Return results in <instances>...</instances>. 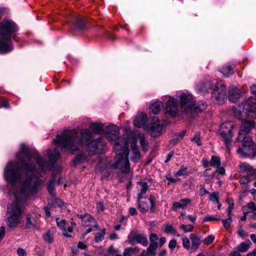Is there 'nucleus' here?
<instances>
[{
  "label": "nucleus",
  "mask_w": 256,
  "mask_h": 256,
  "mask_svg": "<svg viewBox=\"0 0 256 256\" xmlns=\"http://www.w3.org/2000/svg\"><path fill=\"white\" fill-rule=\"evenodd\" d=\"M17 253L19 256H26V255L25 250L21 248H18L17 250Z\"/></svg>",
  "instance_id": "nucleus-59"
},
{
  "label": "nucleus",
  "mask_w": 256,
  "mask_h": 256,
  "mask_svg": "<svg viewBox=\"0 0 256 256\" xmlns=\"http://www.w3.org/2000/svg\"><path fill=\"white\" fill-rule=\"evenodd\" d=\"M106 233V230L104 228L100 232L97 233L94 237V241L96 242H99L104 239V236Z\"/></svg>",
  "instance_id": "nucleus-35"
},
{
  "label": "nucleus",
  "mask_w": 256,
  "mask_h": 256,
  "mask_svg": "<svg viewBox=\"0 0 256 256\" xmlns=\"http://www.w3.org/2000/svg\"><path fill=\"white\" fill-rule=\"evenodd\" d=\"M147 255L148 256H154L156 254V250L153 248H150V246L146 250Z\"/></svg>",
  "instance_id": "nucleus-53"
},
{
  "label": "nucleus",
  "mask_w": 256,
  "mask_h": 256,
  "mask_svg": "<svg viewBox=\"0 0 256 256\" xmlns=\"http://www.w3.org/2000/svg\"><path fill=\"white\" fill-rule=\"evenodd\" d=\"M5 234V229L4 226H2L0 227V241L2 240Z\"/></svg>",
  "instance_id": "nucleus-63"
},
{
  "label": "nucleus",
  "mask_w": 256,
  "mask_h": 256,
  "mask_svg": "<svg viewBox=\"0 0 256 256\" xmlns=\"http://www.w3.org/2000/svg\"><path fill=\"white\" fill-rule=\"evenodd\" d=\"M106 132L107 134H111L114 139H116L114 141V144L120 137L117 138V136L119 134L118 128L115 125H109L106 128Z\"/></svg>",
  "instance_id": "nucleus-23"
},
{
  "label": "nucleus",
  "mask_w": 256,
  "mask_h": 256,
  "mask_svg": "<svg viewBox=\"0 0 256 256\" xmlns=\"http://www.w3.org/2000/svg\"><path fill=\"white\" fill-rule=\"evenodd\" d=\"M214 240V236L212 234L209 235L204 238V239L202 240V242L204 244L208 245L212 242Z\"/></svg>",
  "instance_id": "nucleus-47"
},
{
  "label": "nucleus",
  "mask_w": 256,
  "mask_h": 256,
  "mask_svg": "<svg viewBox=\"0 0 256 256\" xmlns=\"http://www.w3.org/2000/svg\"><path fill=\"white\" fill-rule=\"evenodd\" d=\"M203 176L205 177V181L207 184H209L212 179L215 176V172H213L210 174H208V170H206L203 172Z\"/></svg>",
  "instance_id": "nucleus-40"
},
{
  "label": "nucleus",
  "mask_w": 256,
  "mask_h": 256,
  "mask_svg": "<svg viewBox=\"0 0 256 256\" xmlns=\"http://www.w3.org/2000/svg\"><path fill=\"white\" fill-rule=\"evenodd\" d=\"M191 140L196 143L198 146H200L202 144L200 139V134L198 133L196 134L191 138Z\"/></svg>",
  "instance_id": "nucleus-46"
},
{
  "label": "nucleus",
  "mask_w": 256,
  "mask_h": 256,
  "mask_svg": "<svg viewBox=\"0 0 256 256\" xmlns=\"http://www.w3.org/2000/svg\"><path fill=\"white\" fill-rule=\"evenodd\" d=\"M138 140L144 152L148 151L149 148L148 142L143 134L139 133L133 138V144H136Z\"/></svg>",
  "instance_id": "nucleus-17"
},
{
  "label": "nucleus",
  "mask_w": 256,
  "mask_h": 256,
  "mask_svg": "<svg viewBox=\"0 0 256 256\" xmlns=\"http://www.w3.org/2000/svg\"><path fill=\"white\" fill-rule=\"evenodd\" d=\"M16 157L21 164L19 167L16 162H10L5 168L4 176L12 184L10 192L14 196V202L8 205V227L16 226L22 218V206L24 200L32 196L40 190L44 182L40 178L41 172L47 170L48 163L38 152L32 154L26 146L20 145V152Z\"/></svg>",
  "instance_id": "nucleus-1"
},
{
  "label": "nucleus",
  "mask_w": 256,
  "mask_h": 256,
  "mask_svg": "<svg viewBox=\"0 0 256 256\" xmlns=\"http://www.w3.org/2000/svg\"><path fill=\"white\" fill-rule=\"evenodd\" d=\"M251 242L249 240H247L241 242L237 246V250L240 252H246L250 247Z\"/></svg>",
  "instance_id": "nucleus-29"
},
{
  "label": "nucleus",
  "mask_w": 256,
  "mask_h": 256,
  "mask_svg": "<svg viewBox=\"0 0 256 256\" xmlns=\"http://www.w3.org/2000/svg\"><path fill=\"white\" fill-rule=\"evenodd\" d=\"M190 238L192 240L191 252H196L201 244L200 238L194 234L190 235Z\"/></svg>",
  "instance_id": "nucleus-21"
},
{
  "label": "nucleus",
  "mask_w": 256,
  "mask_h": 256,
  "mask_svg": "<svg viewBox=\"0 0 256 256\" xmlns=\"http://www.w3.org/2000/svg\"><path fill=\"white\" fill-rule=\"evenodd\" d=\"M15 28V24L10 20H4L0 26V53L5 54L12 50L10 37Z\"/></svg>",
  "instance_id": "nucleus-4"
},
{
  "label": "nucleus",
  "mask_w": 256,
  "mask_h": 256,
  "mask_svg": "<svg viewBox=\"0 0 256 256\" xmlns=\"http://www.w3.org/2000/svg\"><path fill=\"white\" fill-rule=\"evenodd\" d=\"M147 120V116L144 113L138 114L134 120V124L138 128H141L145 125Z\"/></svg>",
  "instance_id": "nucleus-22"
},
{
  "label": "nucleus",
  "mask_w": 256,
  "mask_h": 256,
  "mask_svg": "<svg viewBox=\"0 0 256 256\" xmlns=\"http://www.w3.org/2000/svg\"><path fill=\"white\" fill-rule=\"evenodd\" d=\"M222 221L224 226L226 228H228L230 226L232 220V218H226V220H222Z\"/></svg>",
  "instance_id": "nucleus-50"
},
{
  "label": "nucleus",
  "mask_w": 256,
  "mask_h": 256,
  "mask_svg": "<svg viewBox=\"0 0 256 256\" xmlns=\"http://www.w3.org/2000/svg\"><path fill=\"white\" fill-rule=\"evenodd\" d=\"M179 202L182 206V208L184 209L186 207L188 204H190L192 200L190 199L186 198L180 200Z\"/></svg>",
  "instance_id": "nucleus-48"
},
{
  "label": "nucleus",
  "mask_w": 256,
  "mask_h": 256,
  "mask_svg": "<svg viewBox=\"0 0 256 256\" xmlns=\"http://www.w3.org/2000/svg\"><path fill=\"white\" fill-rule=\"evenodd\" d=\"M232 112L235 116L243 120V114L247 116L256 118V100L254 102H246L238 108H233Z\"/></svg>",
  "instance_id": "nucleus-5"
},
{
  "label": "nucleus",
  "mask_w": 256,
  "mask_h": 256,
  "mask_svg": "<svg viewBox=\"0 0 256 256\" xmlns=\"http://www.w3.org/2000/svg\"><path fill=\"white\" fill-rule=\"evenodd\" d=\"M148 187L149 186L146 182L140 181L137 182L136 190L138 192V199H142V196L146 193Z\"/></svg>",
  "instance_id": "nucleus-19"
},
{
  "label": "nucleus",
  "mask_w": 256,
  "mask_h": 256,
  "mask_svg": "<svg viewBox=\"0 0 256 256\" xmlns=\"http://www.w3.org/2000/svg\"><path fill=\"white\" fill-rule=\"evenodd\" d=\"M220 218H216L214 216H206L203 218V221L204 222H210L212 220H219Z\"/></svg>",
  "instance_id": "nucleus-55"
},
{
  "label": "nucleus",
  "mask_w": 256,
  "mask_h": 256,
  "mask_svg": "<svg viewBox=\"0 0 256 256\" xmlns=\"http://www.w3.org/2000/svg\"><path fill=\"white\" fill-rule=\"evenodd\" d=\"M254 126V123L252 121L246 120L244 122L238 132V140L240 141L242 136H246L249 133L252 128Z\"/></svg>",
  "instance_id": "nucleus-15"
},
{
  "label": "nucleus",
  "mask_w": 256,
  "mask_h": 256,
  "mask_svg": "<svg viewBox=\"0 0 256 256\" xmlns=\"http://www.w3.org/2000/svg\"><path fill=\"white\" fill-rule=\"evenodd\" d=\"M240 168L242 171L246 172L248 175L252 176L254 174V169L247 163H242L240 164Z\"/></svg>",
  "instance_id": "nucleus-27"
},
{
  "label": "nucleus",
  "mask_w": 256,
  "mask_h": 256,
  "mask_svg": "<svg viewBox=\"0 0 256 256\" xmlns=\"http://www.w3.org/2000/svg\"><path fill=\"white\" fill-rule=\"evenodd\" d=\"M182 244L183 247L186 250L191 252V246H190V241L186 236L182 238Z\"/></svg>",
  "instance_id": "nucleus-39"
},
{
  "label": "nucleus",
  "mask_w": 256,
  "mask_h": 256,
  "mask_svg": "<svg viewBox=\"0 0 256 256\" xmlns=\"http://www.w3.org/2000/svg\"><path fill=\"white\" fill-rule=\"evenodd\" d=\"M47 188H48V192L52 196H56V193L53 181L50 180V182L48 184Z\"/></svg>",
  "instance_id": "nucleus-42"
},
{
  "label": "nucleus",
  "mask_w": 256,
  "mask_h": 256,
  "mask_svg": "<svg viewBox=\"0 0 256 256\" xmlns=\"http://www.w3.org/2000/svg\"><path fill=\"white\" fill-rule=\"evenodd\" d=\"M212 92V100L217 104H222L226 96V86L222 83L215 82Z\"/></svg>",
  "instance_id": "nucleus-8"
},
{
  "label": "nucleus",
  "mask_w": 256,
  "mask_h": 256,
  "mask_svg": "<svg viewBox=\"0 0 256 256\" xmlns=\"http://www.w3.org/2000/svg\"><path fill=\"white\" fill-rule=\"evenodd\" d=\"M131 148L132 154L130 157L131 160L136 162L140 158V153L136 144H132Z\"/></svg>",
  "instance_id": "nucleus-24"
},
{
  "label": "nucleus",
  "mask_w": 256,
  "mask_h": 256,
  "mask_svg": "<svg viewBox=\"0 0 256 256\" xmlns=\"http://www.w3.org/2000/svg\"><path fill=\"white\" fill-rule=\"evenodd\" d=\"M182 208V206L180 205V202H174L172 204V210L173 211H176L178 208Z\"/></svg>",
  "instance_id": "nucleus-56"
},
{
  "label": "nucleus",
  "mask_w": 256,
  "mask_h": 256,
  "mask_svg": "<svg viewBox=\"0 0 256 256\" xmlns=\"http://www.w3.org/2000/svg\"><path fill=\"white\" fill-rule=\"evenodd\" d=\"M128 141L126 136H120L118 138L114 149L116 152L114 162L112 164L114 169L119 170L118 176L122 179V174H127L130 170L128 160Z\"/></svg>",
  "instance_id": "nucleus-3"
},
{
  "label": "nucleus",
  "mask_w": 256,
  "mask_h": 256,
  "mask_svg": "<svg viewBox=\"0 0 256 256\" xmlns=\"http://www.w3.org/2000/svg\"><path fill=\"white\" fill-rule=\"evenodd\" d=\"M207 104L203 101L193 102L190 106L191 110L188 112L198 113L204 111L206 109Z\"/></svg>",
  "instance_id": "nucleus-18"
},
{
  "label": "nucleus",
  "mask_w": 256,
  "mask_h": 256,
  "mask_svg": "<svg viewBox=\"0 0 256 256\" xmlns=\"http://www.w3.org/2000/svg\"><path fill=\"white\" fill-rule=\"evenodd\" d=\"M214 84V80L210 79L196 84V88L199 92L207 93L212 88Z\"/></svg>",
  "instance_id": "nucleus-16"
},
{
  "label": "nucleus",
  "mask_w": 256,
  "mask_h": 256,
  "mask_svg": "<svg viewBox=\"0 0 256 256\" xmlns=\"http://www.w3.org/2000/svg\"><path fill=\"white\" fill-rule=\"evenodd\" d=\"M163 106V102L161 101H156L150 104V108L152 112L154 114H158Z\"/></svg>",
  "instance_id": "nucleus-25"
},
{
  "label": "nucleus",
  "mask_w": 256,
  "mask_h": 256,
  "mask_svg": "<svg viewBox=\"0 0 256 256\" xmlns=\"http://www.w3.org/2000/svg\"><path fill=\"white\" fill-rule=\"evenodd\" d=\"M60 158V154L58 148L54 150V153L48 156V160L52 164H54Z\"/></svg>",
  "instance_id": "nucleus-30"
},
{
  "label": "nucleus",
  "mask_w": 256,
  "mask_h": 256,
  "mask_svg": "<svg viewBox=\"0 0 256 256\" xmlns=\"http://www.w3.org/2000/svg\"><path fill=\"white\" fill-rule=\"evenodd\" d=\"M164 126V122H160L158 117L154 116L148 126L151 135L156 137L161 132L162 128Z\"/></svg>",
  "instance_id": "nucleus-10"
},
{
  "label": "nucleus",
  "mask_w": 256,
  "mask_h": 256,
  "mask_svg": "<svg viewBox=\"0 0 256 256\" xmlns=\"http://www.w3.org/2000/svg\"><path fill=\"white\" fill-rule=\"evenodd\" d=\"M96 209L98 212H103L104 207L102 202H98L96 203Z\"/></svg>",
  "instance_id": "nucleus-51"
},
{
  "label": "nucleus",
  "mask_w": 256,
  "mask_h": 256,
  "mask_svg": "<svg viewBox=\"0 0 256 256\" xmlns=\"http://www.w3.org/2000/svg\"><path fill=\"white\" fill-rule=\"evenodd\" d=\"M84 158V156L82 154L77 156L74 160H73V163L74 165H76L80 163L82 160Z\"/></svg>",
  "instance_id": "nucleus-52"
},
{
  "label": "nucleus",
  "mask_w": 256,
  "mask_h": 256,
  "mask_svg": "<svg viewBox=\"0 0 256 256\" xmlns=\"http://www.w3.org/2000/svg\"><path fill=\"white\" fill-rule=\"evenodd\" d=\"M237 234L239 236L242 238H247L248 236V233L243 230L242 226V225H240L238 226V230L237 232Z\"/></svg>",
  "instance_id": "nucleus-43"
},
{
  "label": "nucleus",
  "mask_w": 256,
  "mask_h": 256,
  "mask_svg": "<svg viewBox=\"0 0 256 256\" xmlns=\"http://www.w3.org/2000/svg\"><path fill=\"white\" fill-rule=\"evenodd\" d=\"M26 226L28 228H31L34 226V224L30 216H28L27 218Z\"/></svg>",
  "instance_id": "nucleus-54"
},
{
  "label": "nucleus",
  "mask_w": 256,
  "mask_h": 256,
  "mask_svg": "<svg viewBox=\"0 0 256 256\" xmlns=\"http://www.w3.org/2000/svg\"><path fill=\"white\" fill-rule=\"evenodd\" d=\"M77 218L82 220V224L84 226H90L94 224V228L96 230L98 229V226L97 224H96L95 220L88 214L86 213L84 214H78Z\"/></svg>",
  "instance_id": "nucleus-13"
},
{
  "label": "nucleus",
  "mask_w": 256,
  "mask_h": 256,
  "mask_svg": "<svg viewBox=\"0 0 256 256\" xmlns=\"http://www.w3.org/2000/svg\"><path fill=\"white\" fill-rule=\"evenodd\" d=\"M164 232L166 233L170 234H171L174 235L176 232V229L172 226L170 224H165Z\"/></svg>",
  "instance_id": "nucleus-37"
},
{
  "label": "nucleus",
  "mask_w": 256,
  "mask_h": 256,
  "mask_svg": "<svg viewBox=\"0 0 256 256\" xmlns=\"http://www.w3.org/2000/svg\"><path fill=\"white\" fill-rule=\"evenodd\" d=\"M54 232L48 230L42 235L44 241L48 244H52L54 242Z\"/></svg>",
  "instance_id": "nucleus-31"
},
{
  "label": "nucleus",
  "mask_w": 256,
  "mask_h": 256,
  "mask_svg": "<svg viewBox=\"0 0 256 256\" xmlns=\"http://www.w3.org/2000/svg\"><path fill=\"white\" fill-rule=\"evenodd\" d=\"M129 242L131 244H134L136 242L139 243L144 246H146L148 244V238L142 234L134 233L131 234L128 236Z\"/></svg>",
  "instance_id": "nucleus-14"
},
{
  "label": "nucleus",
  "mask_w": 256,
  "mask_h": 256,
  "mask_svg": "<svg viewBox=\"0 0 256 256\" xmlns=\"http://www.w3.org/2000/svg\"><path fill=\"white\" fill-rule=\"evenodd\" d=\"M242 148H239L237 152L242 156H246L255 153L256 146L252 138L247 136H242L241 140Z\"/></svg>",
  "instance_id": "nucleus-7"
},
{
  "label": "nucleus",
  "mask_w": 256,
  "mask_h": 256,
  "mask_svg": "<svg viewBox=\"0 0 256 256\" xmlns=\"http://www.w3.org/2000/svg\"><path fill=\"white\" fill-rule=\"evenodd\" d=\"M76 27L78 30H82L84 28V22L82 18H78L75 22Z\"/></svg>",
  "instance_id": "nucleus-41"
},
{
  "label": "nucleus",
  "mask_w": 256,
  "mask_h": 256,
  "mask_svg": "<svg viewBox=\"0 0 256 256\" xmlns=\"http://www.w3.org/2000/svg\"><path fill=\"white\" fill-rule=\"evenodd\" d=\"M148 200L150 204V210L151 212H154L156 210V198L154 196L150 194V196Z\"/></svg>",
  "instance_id": "nucleus-38"
},
{
  "label": "nucleus",
  "mask_w": 256,
  "mask_h": 256,
  "mask_svg": "<svg viewBox=\"0 0 256 256\" xmlns=\"http://www.w3.org/2000/svg\"><path fill=\"white\" fill-rule=\"evenodd\" d=\"M228 99L232 102H235L238 100L240 96V90L236 87H230L228 92Z\"/></svg>",
  "instance_id": "nucleus-20"
},
{
  "label": "nucleus",
  "mask_w": 256,
  "mask_h": 256,
  "mask_svg": "<svg viewBox=\"0 0 256 256\" xmlns=\"http://www.w3.org/2000/svg\"><path fill=\"white\" fill-rule=\"evenodd\" d=\"M132 250L130 249V248H126L124 252V256H131V252Z\"/></svg>",
  "instance_id": "nucleus-64"
},
{
  "label": "nucleus",
  "mask_w": 256,
  "mask_h": 256,
  "mask_svg": "<svg viewBox=\"0 0 256 256\" xmlns=\"http://www.w3.org/2000/svg\"><path fill=\"white\" fill-rule=\"evenodd\" d=\"M56 224L62 231V234L67 238H71V234L73 232L74 226H68L66 220L64 219L56 218Z\"/></svg>",
  "instance_id": "nucleus-11"
},
{
  "label": "nucleus",
  "mask_w": 256,
  "mask_h": 256,
  "mask_svg": "<svg viewBox=\"0 0 256 256\" xmlns=\"http://www.w3.org/2000/svg\"><path fill=\"white\" fill-rule=\"evenodd\" d=\"M48 204L54 207H62L64 205V203L60 200L56 198H54L49 200Z\"/></svg>",
  "instance_id": "nucleus-34"
},
{
  "label": "nucleus",
  "mask_w": 256,
  "mask_h": 256,
  "mask_svg": "<svg viewBox=\"0 0 256 256\" xmlns=\"http://www.w3.org/2000/svg\"><path fill=\"white\" fill-rule=\"evenodd\" d=\"M138 200V208L139 210L142 212H148L149 209V206L146 200Z\"/></svg>",
  "instance_id": "nucleus-32"
},
{
  "label": "nucleus",
  "mask_w": 256,
  "mask_h": 256,
  "mask_svg": "<svg viewBox=\"0 0 256 256\" xmlns=\"http://www.w3.org/2000/svg\"><path fill=\"white\" fill-rule=\"evenodd\" d=\"M216 172H218L219 174H224L226 173V170L224 168L220 166L218 168H216Z\"/></svg>",
  "instance_id": "nucleus-60"
},
{
  "label": "nucleus",
  "mask_w": 256,
  "mask_h": 256,
  "mask_svg": "<svg viewBox=\"0 0 256 256\" xmlns=\"http://www.w3.org/2000/svg\"><path fill=\"white\" fill-rule=\"evenodd\" d=\"M234 68V66L232 67L231 65L227 64L224 66L223 67H222L219 70L224 76H228L233 74Z\"/></svg>",
  "instance_id": "nucleus-28"
},
{
  "label": "nucleus",
  "mask_w": 256,
  "mask_h": 256,
  "mask_svg": "<svg viewBox=\"0 0 256 256\" xmlns=\"http://www.w3.org/2000/svg\"><path fill=\"white\" fill-rule=\"evenodd\" d=\"M158 236L155 234H152L150 236V242H156L158 240Z\"/></svg>",
  "instance_id": "nucleus-61"
},
{
  "label": "nucleus",
  "mask_w": 256,
  "mask_h": 256,
  "mask_svg": "<svg viewBox=\"0 0 256 256\" xmlns=\"http://www.w3.org/2000/svg\"><path fill=\"white\" fill-rule=\"evenodd\" d=\"M248 210L250 212H252L254 214L252 216L254 218H256V205L253 202H248L246 205L242 207V210Z\"/></svg>",
  "instance_id": "nucleus-26"
},
{
  "label": "nucleus",
  "mask_w": 256,
  "mask_h": 256,
  "mask_svg": "<svg viewBox=\"0 0 256 256\" xmlns=\"http://www.w3.org/2000/svg\"><path fill=\"white\" fill-rule=\"evenodd\" d=\"M234 125L230 122H226L222 123L220 126L219 134L224 138V144L228 150H230V146L232 141Z\"/></svg>",
  "instance_id": "nucleus-6"
},
{
  "label": "nucleus",
  "mask_w": 256,
  "mask_h": 256,
  "mask_svg": "<svg viewBox=\"0 0 256 256\" xmlns=\"http://www.w3.org/2000/svg\"><path fill=\"white\" fill-rule=\"evenodd\" d=\"M250 180H251L249 177V176H242L240 178V182L242 184H246L250 182Z\"/></svg>",
  "instance_id": "nucleus-49"
},
{
  "label": "nucleus",
  "mask_w": 256,
  "mask_h": 256,
  "mask_svg": "<svg viewBox=\"0 0 256 256\" xmlns=\"http://www.w3.org/2000/svg\"><path fill=\"white\" fill-rule=\"evenodd\" d=\"M166 116H176L178 110V106L177 103L174 98H171L170 100L166 103Z\"/></svg>",
  "instance_id": "nucleus-12"
},
{
  "label": "nucleus",
  "mask_w": 256,
  "mask_h": 256,
  "mask_svg": "<svg viewBox=\"0 0 256 256\" xmlns=\"http://www.w3.org/2000/svg\"><path fill=\"white\" fill-rule=\"evenodd\" d=\"M202 162L204 168H207L210 166V161H208L206 159L203 158Z\"/></svg>",
  "instance_id": "nucleus-62"
},
{
  "label": "nucleus",
  "mask_w": 256,
  "mask_h": 256,
  "mask_svg": "<svg viewBox=\"0 0 256 256\" xmlns=\"http://www.w3.org/2000/svg\"><path fill=\"white\" fill-rule=\"evenodd\" d=\"M208 192L204 186H202L200 189L199 195L200 196H204L206 194H209Z\"/></svg>",
  "instance_id": "nucleus-57"
},
{
  "label": "nucleus",
  "mask_w": 256,
  "mask_h": 256,
  "mask_svg": "<svg viewBox=\"0 0 256 256\" xmlns=\"http://www.w3.org/2000/svg\"><path fill=\"white\" fill-rule=\"evenodd\" d=\"M180 229L182 230L184 232H190L194 230V226L192 224H182L180 226Z\"/></svg>",
  "instance_id": "nucleus-36"
},
{
  "label": "nucleus",
  "mask_w": 256,
  "mask_h": 256,
  "mask_svg": "<svg viewBox=\"0 0 256 256\" xmlns=\"http://www.w3.org/2000/svg\"><path fill=\"white\" fill-rule=\"evenodd\" d=\"M210 166L214 168H218L221 166L220 158L217 156H212L210 160Z\"/></svg>",
  "instance_id": "nucleus-33"
},
{
  "label": "nucleus",
  "mask_w": 256,
  "mask_h": 256,
  "mask_svg": "<svg viewBox=\"0 0 256 256\" xmlns=\"http://www.w3.org/2000/svg\"><path fill=\"white\" fill-rule=\"evenodd\" d=\"M90 128L92 132L88 129H82L80 132L76 130H64L61 135H58L53 142L54 144H60L62 148L66 149L71 152L76 150L84 142L90 154H100L104 150V143L101 138L94 140L93 134H100L104 125L92 123Z\"/></svg>",
  "instance_id": "nucleus-2"
},
{
  "label": "nucleus",
  "mask_w": 256,
  "mask_h": 256,
  "mask_svg": "<svg viewBox=\"0 0 256 256\" xmlns=\"http://www.w3.org/2000/svg\"><path fill=\"white\" fill-rule=\"evenodd\" d=\"M177 244L176 240H172L170 241L168 244V248L170 249H174L176 248Z\"/></svg>",
  "instance_id": "nucleus-58"
},
{
  "label": "nucleus",
  "mask_w": 256,
  "mask_h": 256,
  "mask_svg": "<svg viewBox=\"0 0 256 256\" xmlns=\"http://www.w3.org/2000/svg\"><path fill=\"white\" fill-rule=\"evenodd\" d=\"M209 194L210 196V201L218 203L219 193L218 192H210Z\"/></svg>",
  "instance_id": "nucleus-44"
},
{
  "label": "nucleus",
  "mask_w": 256,
  "mask_h": 256,
  "mask_svg": "<svg viewBox=\"0 0 256 256\" xmlns=\"http://www.w3.org/2000/svg\"><path fill=\"white\" fill-rule=\"evenodd\" d=\"M188 168L182 166L180 169L176 172L175 176H182L188 174Z\"/></svg>",
  "instance_id": "nucleus-45"
},
{
  "label": "nucleus",
  "mask_w": 256,
  "mask_h": 256,
  "mask_svg": "<svg viewBox=\"0 0 256 256\" xmlns=\"http://www.w3.org/2000/svg\"><path fill=\"white\" fill-rule=\"evenodd\" d=\"M179 97L182 110L186 112H188L191 110L190 106L194 102L192 96L188 94L182 93Z\"/></svg>",
  "instance_id": "nucleus-9"
}]
</instances>
